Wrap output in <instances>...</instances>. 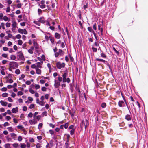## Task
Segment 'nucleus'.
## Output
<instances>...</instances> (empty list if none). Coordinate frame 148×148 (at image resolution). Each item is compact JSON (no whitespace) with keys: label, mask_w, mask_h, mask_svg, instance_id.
Instances as JSON below:
<instances>
[{"label":"nucleus","mask_w":148,"mask_h":148,"mask_svg":"<svg viewBox=\"0 0 148 148\" xmlns=\"http://www.w3.org/2000/svg\"><path fill=\"white\" fill-rule=\"evenodd\" d=\"M9 70L12 71L13 69L17 68L18 66V64L17 63L15 62H10L9 63Z\"/></svg>","instance_id":"obj_1"},{"label":"nucleus","mask_w":148,"mask_h":148,"mask_svg":"<svg viewBox=\"0 0 148 148\" xmlns=\"http://www.w3.org/2000/svg\"><path fill=\"white\" fill-rule=\"evenodd\" d=\"M40 100L38 99H36V103L41 106H43L45 105V102L44 101L45 97L44 96H42L40 98Z\"/></svg>","instance_id":"obj_2"},{"label":"nucleus","mask_w":148,"mask_h":148,"mask_svg":"<svg viewBox=\"0 0 148 148\" xmlns=\"http://www.w3.org/2000/svg\"><path fill=\"white\" fill-rule=\"evenodd\" d=\"M56 65L58 68L60 69L64 67L65 64L64 63H61L60 62H58L57 63Z\"/></svg>","instance_id":"obj_3"},{"label":"nucleus","mask_w":148,"mask_h":148,"mask_svg":"<svg viewBox=\"0 0 148 148\" xmlns=\"http://www.w3.org/2000/svg\"><path fill=\"white\" fill-rule=\"evenodd\" d=\"M18 32L19 33L21 34H24L25 35L27 34V32L25 29H21L19 28L18 30Z\"/></svg>","instance_id":"obj_4"},{"label":"nucleus","mask_w":148,"mask_h":148,"mask_svg":"<svg viewBox=\"0 0 148 148\" xmlns=\"http://www.w3.org/2000/svg\"><path fill=\"white\" fill-rule=\"evenodd\" d=\"M37 120L34 119H30L29 121V123L31 125H35L37 123Z\"/></svg>","instance_id":"obj_5"},{"label":"nucleus","mask_w":148,"mask_h":148,"mask_svg":"<svg viewBox=\"0 0 148 148\" xmlns=\"http://www.w3.org/2000/svg\"><path fill=\"white\" fill-rule=\"evenodd\" d=\"M55 83L54 86L56 88H58L59 87L60 85V83L58 81L55 79L54 80Z\"/></svg>","instance_id":"obj_6"},{"label":"nucleus","mask_w":148,"mask_h":148,"mask_svg":"<svg viewBox=\"0 0 148 148\" xmlns=\"http://www.w3.org/2000/svg\"><path fill=\"white\" fill-rule=\"evenodd\" d=\"M67 74L65 73L62 75L63 77V82H66V77H67Z\"/></svg>","instance_id":"obj_7"},{"label":"nucleus","mask_w":148,"mask_h":148,"mask_svg":"<svg viewBox=\"0 0 148 148\" xmlns=\"http://www.w3.org/2000/svg\"><path fill=\"white\" fill-rule=\"evenodd\" d=\"M18 108L17 107H16L15 108H13L11 111L13 113H16L18 111Z\"/></svg>","instance_id":"obj_8"},{"label":"nucleus","mask_w":148,"mask_h":148,"mask_svg":"<svg viewBox=\"0 0 148 148\" xmlns=\"http://www.w3.org/2000/svg\"><path fill=\"white\" fill-rule=\"evenodd\" d=\"M102 25L101 24H99L98 25V30H99L101 32V35H103V28L102 27Z\"/></svg>","instance_id":"obj_9"},{"label":"nucleus","mask_w":148,"mask_h":148,"mask_svg":"<svg viewBox=\"0 0 148 148\" xmlns=\"http://www.w3.org/2000/svg\"><path fill=\"white\" fill-rule=\"evenodd\" d=\"M43 62H38L36 63V68H42V66L41 65L43 63Z\"/></svg>","instance_id":"obj_10"},{"label":"nucleus","mask_w":148,"mask_h":148,"mask_svg":"<svg viewBox=\"0 0 148 148\" xmlns=\"http://www.w3.org/2000/svg\"><path fill=\"white\" fill-rule=\"evenodd\" d=\"M34 49V47H31L30 49L28 50V52L30 54H32L33 53Z\"/></svg>","instance_id":"obj_11"},{"label":"nucleus","mask_w":148,"mask_h":148,"mask_svg":"<svg viewBox=\"0 0 148 148\" xmlns=\"http://www.w3.org/2000/svg\"><path fill=\"white\" fill-rule=\"evenodd\" d=\"M10 135L12 139L14 140L16 139L17 138L16 135L14 133H12L10 134Z\"/></svg>","instance_id":"obj_12"},{"label":"nucleus","mask_w":148,"mask_h":148,"mask_svg":"<svg viewBox=\"0 0 148 148\" xmlns=\"http://www.w3.org/2000/svg\"><path fill=\"white\" fill-rule=\"evenodd\" d=\"M36 72L37 74L41 75V71L38 68H35Z\"/></svg>","instance_id":"obj_13"},{"label":"nucleus","mask_w":148,"mask_h":148,"mask_svg":"<svg viewBox=\"0 0 148 148\" xmlns=\"http://www.w3.org/2000/svg\"><path fill=\"white\" fill-rule=\"evenodd\" d=\"M17 127L18 129L23 131L24 132H25V130L24 128L22 125L17 126Z\"/></svg>","instance_id":"obj_14"},{"label":"nucleus","mask_w":148,"mask_h":148,"mask_svg":"<svg viewBox=\"0 0 148 148\" xmlns=\"http://www.w3.org/2000/svg\"><path fill=\"white\" fill-rule=\"evenodd\" d=\"M0 103L2 106H6L8 104V103L7 102L4 101L2 100H1L0 101Z\"/></svg>","instance_id":"obj_15"},{"label":"nucleus","mask_w":148,"mask_h":148,"mask_svg":"<svg viewBox=\"0 0 148 148\" xmlns=\"http://www.w3.org/2000/svg\"><path fill=\"white\" fill-rule=\"evenodd\" d=\"M3 19L5 21H9L10 20V18H8L6 16L3 17Z\"/></svg>","instance_id":"obj_16"},{"label":"nucleus","mask_w":148,"mask_h":148,"mask_svg":"<svg viewBox=\"0 0 148 148\" xmlns=\"http://www.w3.org/2000/svg\"><path fill=\"white\" fill-rule=\"evenodd\" d=\"M12 26L13 28H16L17 26V23L16 22L14 21L12 22Z\"/></svg>","instance_id":"obj_17"},{"label":"nucleus","mask_w":148,"mask_h":148,"mask_svg":"<svg viewBox=\"0 0 148 148\" xmlns=\"http://www.w3.org/2000/svg\"><path fill=\"white\" fill-rule=\"evenodd\" d=\"M55 37L57 39H59L60 38L61 36L60 34L58 33H56L55 34Z\"/></svg>","instance_id":"obj_18"},{"label":"nucleus","mask_w":148,"mask_h":148,"mask_svg":"<svg viewBox=\"0 0 148 148\" xmlns=\"http://www.w3.org/2000/svg\"><path fill=\"white\" fill-rule=\"evenodd\" d=\"M10 58L11 60H14L16 58V56L14 55H12L10 56Z\"/></svg>","instance_id":"obj_19"},{"label":"nucleus","mask_w":148,"mask_h":148,"mask_svg":"<svg viewBox=\"0 0 148 148\" xmlns=\"http://www.w3.org/2000/svg\"><path fill=\"white\" fill-rule=\"evenodd\" d=\"M33 117L35 119H36H36L37 120H39L40 119L41 116L40 115H38L36 116L35 117Z\"/></svg>","instance_id":"obj_20"},{"label":"nucleus","mask_w":148,"mask_h":148,"mask_svg":"<svg viewBox=\"0 0 148 148\" xmlns=\"http://www.w3.org/2000/svg\"><path fill=\"white\" fill-rule=\"evenodd\" d=\"M124 103V102L123 101H120L118 102V105L119 106L121 107Z\"/></svg>","instance_id":"obj_21"},{"label":"nucleus","mask_w":148,"mask_h":148,"mask_svg":"<svg viewBox=\"0 0 148 148\" xmlns=\"http://www.w3.org/2000/svg\"><path fill=\"white\" fill-rule=\"evenodd\" d=\"M20 147L21 148H25L26 147V145L25 143H20Z\"/></svg>","instance_id":"obj_22"},{"label":"nucleus","mask_w":148,"mask_h":148,"mask_svg":"<svg viewBox=\"0 0 148 148\" xmlns=\"http://www.w3.org/2000/svg\"><path fill=\"white\" fill-rule=\"evenodd\" d=\"M125 119L128 121L131 120V118L130 115L128 114L127 115L125 116Z\"/></svg>","instance_id":"obj_23"},{"label":"nucleus","mask_w":148,"mask_h":148,"mask_svg":"<svg viewBox=\"0 0 148 148\" xmlns=\"http://www.w3.org/2000/svg\"><path fill=\"white\" fill-rule=\"evenodd\" d=\"M13 80L11 78L7 79L6 80V82H8L10 83H13Z\"/></svg>","instance_id":"obj_24"},{"label":"nucleus","mask_w":148,"mask_h":148,"mask_svg":"<svg viewBox=\"0 0 148 148\" xmlns=\"http://www.w3.org/2000/svg\"><path fill=\"white\" fill-rule=\"evenodd\" d=\"M34 23L38 26H40V23L39 20L38 21H34Z\"/></svg>","instance_id":"obj_25"},{"label":"nucleus","mask_w":148,"mask_h":148,"mask_svg":"<svg viewBox=\"0 0 148 148\" xmlns=\"http://www.w3.org/2000/svg\"><path fill=\"white\" fill-rule=\"evenodd\" d=\"M7 130L10 132H13L14 131V129L11 127H10L7 128Z\"/></svg>","instance_id":"obj_26"},{"label":"nucleus","mask_w":148,"mask_h":148,"mask_svg":"<svg viewBox=\"0 0 148 148\" xmlns=\"http://www.w3.org/2000/svg\"><path fill=\"white\" fill-rule=\"evenodd\" d=\"M40 23H45V21L44 20V18H41L39 20Z\"/></svg>","instance_id":"obj_27"},{"label":"nucleus","mask_w":148,"mask_h":148,"mask_svg":"<svg viewBox=\"0 0 148 148\" xmlns=\"http://www.w3.org/2000/svg\"><path fill=\"white\" fill-rule=\"evenodd\" d=\"M35 88L36 90L40 88V86L38 84H35L34 85Z\"/></svg>","instance_id":"obj_28"},{"label":"nucleus","mask_w":148,"mask_h":148,"mask_svg":"<svg viewBox=\"0 0 148 148\" xmlns=\"http://www.w3.org/2000/svg\"><path fill=\"white\" fill-rule=\"evenodd\" d=\"M10 125V124L8 122H5L3 124V126L4 127L9 126Z\"/></svg>","instance_id":"obj_29"},{"label":"nucleus","mask_w":148,"mask_h":148,"mask_svg":"<svg viewBox=\"0 0 148 148\" xmlns=\"http://www.w3.org/2000/svg\"><path fill=\"white\" fill-rule=\"evenodd\" d=\"M18 44L20 45H21L23 44V42L22 41L20 40L19 39L18 40Z\"/></svg>","instance_id":"obj_30"},{"label":"nucleus","mask_w":148,"mask_h":148,"mask_svg":"<svg viewBox=\"0 0 148 148\" xmlns=\"http://www.w3.org/2000/svg\"><path fill=\"white\" fill-rule=\"evenodd\" d=\"M33 42L34 44V46L36 48L37 47V43L36 40L34 39L33 40Z\"/></svg>","instance_id":"obj_31"},{"label":"nucleus","mask_w":148,"mask_h":148,"mask_svg":"<svg viewBox=\"0 0 148 148\" xmlns=\"http://www.w3.org/2000/svg\"><path fill=\"white\" fill-rule=\"evenodd\" d=\"M0 26H1V28L2 27L3 29H5V24L3 22L1 23V25Z\"/></svg>","instance_id":"obj_32"},{"label":"nucleus","mask_w":148,"mask_h":148,"mask_svg":"<svg viewBox=\"0 0 148 148\" xmlns=\"http://www.w3.org/2000/svg\"><path fill=\"white\" fill-rule=\"evenodd\" d=\"M13 147L15 148L18 147L19 145L17 143H15L12 144Z\"/></svg>","instance_id":"obj_33"},{"label":"nucleus","mask_w":148,"mask_h":148,"mask_svg":"<svg viewBox=\"0 0 148 148\" xmlns=\"http://www.w3.org/2000/svg\"><path fill=\"white\" fill-rule=\"evenodd\" d=\"M19 58H20L21 59H22L23 58V54L21 53H19Z\"/></svg>","instance_id":"obj_34"},{"label":"nucleus","mask_w":148,"mask_h":148,"mask_svg":"<svg viewBox=\"0 0 148 148\" xmlns=\"http://www.w3.org/2000/svg\"><path fill=\"white\" fill-rule=\"evenodd\" d=\"M58 53L59 55H62L63 54V52L62 50L60 49L58 51Z\"/></svg>","instance_id":"obj_35"},{"label":"nucleus","mask_w":148,"mask_h":148,"mask_svg":"<svg viewBox=\"0 0 148 148\" xmlns=\"http://www.w3.org/2000/svg\"><path fill=\"white\" fill-rule=\"evenodd\" d=\"M47 66L49 69V72H51V65L49 63L48 64H47Z\"/></svg>","instance_id":"obj_36"},{"label":"nucleus","mask_w":148,"mask_h":148,"mask_svg":"<svg viewBox=\"0 0 148 148\" xmlns=\"http://www.w3.org/2000/svg\"><path fill=\"white\" fill-rule=\"evenodd\" d=\"M15 73L16 74H19L20 73V71L19 69H17L15 71Z\"/></svg>","instance_id":"obj_37"},{"label":"nucleus","mask_w":148,"mask_h":148,"mask_svg":"<svg viewBox=\"0 0 148 148\" xmlns=\"http://www.w3.org/2000/svg\"><path fill=\"white\" fill-rule=\"evenodd\" d=\"M2 56L4 58H8V55L7 54L3 53L2 54Z\"/></svg>","instance_id":"obj_38"},{"label":"nucleus","mask_w":148,"mask_h":148,"mask_svg":"<svg viewBox=\"0 0 148 148\" xmlns=\"http://www.w3.org/2000/svg\"><path fill=\"white\" fill-rule=\"evenodd\" d=\"M42 125H43V124L42 123H40L38 125V128L39 129H40L42 127Z\"/></svg>","instance_id":"obj_39"},{"label":"nucleus","mask_w":148,"mask_h":148,"mask_svg":"<svg viewBox=\"0 0 148 148\" xmlns=\"http://www.w3.org/2000/svg\"><path fill=\"white\" fill-rule=\"evenodd\" d=\"M29 91L32 94H33L35 93V92L34 90L32 88H29Z\"/></svg>","instance_id":"obj_40"},{"label":"nucleus","mask_w":148,"mask_h":148,"mask_svg":"<svg viewBox=\"0 0 148 148\" xmlns=\"http://www.w3.org/2000/svg\"><path fill=\"white\" fill-rule=\"evenodd\" d=\"M10 8L9 6H8L7 8L6 12L7 13L9 12H10Z\"/></svg>","instance_id":"obj_41"},{"label":"nucleus","mask_w":148,"mask_h":148,"mask_svg":"<svg viewBox=\"0 0 148 148\" xmlns=\"http://www.w3.org/2000/svg\"><path fill=\"white\" fill-rule=\"evenodd\" d=\"M6 26L7 27H9L10 26L11 23H10L7 22L5 24Z\"/></svg>","instance_id":"obj_42"},{"label":"nucleus","mask_w":148,"mask_h":148,"mask_svg":"<svg viewBox=\"0 0 148 148\" xmlns=\"http://www.w3.org/2000/svg\"><path fill=\"white\" fill-rule=\"evenodd\" d=\"M11 74H9L7 76H6L5 77V78H7L8 79H9V78H10L11 77Z\"/></svg>","instance_id":"obj_43"},{"label":"nucleus","mask_w":148,"mask_h":148,"mask_svg":"<svg viewBox=\"0 0 148 148\" xmlns=\"http://www.w3.org/2000/svg\"><path fill=\"white\" fill-rule=\"evenodd\" d=\"M35 105L34 104H31L30 105L29 108L30 109H32L33 108H34L35 107Z\"/></svg>","instance_id":"obj_44"},{"label":"nucleus","mask_w":148,"mask_h":148,"mask_svg":"<svg viewBox=\"0 0 148 148\" xmlns=\"http://www.w3.org/2000/svg\"><path fill=\"white\" fill-rule=\"evenodd\" d=\"M8 94L6 93H5L2 94V95L3 97H5L8 96Z\"/></svg>","instance_id":"obj_45"},{"label":"nucleus","mask_w":148,"mask_h":148,"mask_svg":"<svg viewBox=\"0 0 148 148\" xmlns=\"http://www.w3.org/2000/svg\"><path fill=\"white\" fill-rule=\"evenodd\" d=\"M75 129H72L70 131V134L73 135L74 134Z\"/></svg>","instance_id":"obj_46"},{"label":"nucleus","mask_w":148,"mask_h":148,"mask_svg":"<svg viewBox=\"0 0 148 148\" xmlns=\"http://www.w3.org/2000/svg\"><path fill=\"white\" fill-rule=\"evenodd\" d=\"M33 114L32 112H30L28 115L27 117H28L31 118L32 117Z\"/></svg>","instance_id":"obj_47"},{"label":"nucleus","mask_w":148,"mask_h":148,"mask_svg":"<svg viewBox=\"0 0 148 148\" xmlns=\"http://www.w3.org/2000/svg\"><path fill=\"white\" fill-rule=\"evenodd\" d=\"M8 61L5 60H3L2 61V63L3 64H5L7 63Z\"/></svg>","instance_id":"obj_48"},{"label":"nucleus","mask_w":148,"mask_h":148,"mask_svg":"<svg viewBox=\"0 0 148 148\" xmlns=\"http://www.w3.org/2000/svg\"><path fill=\"white\" fill-rule=\"evenodd\" d=\"M3 49L4 51H7L8 50V48L6 47H3Z\"/></svg>","instance_id":"obj_49"},{"label":"nucleus","mask_w":148,"mask_h":148,"mask_svg":"<svg viewBox=\"0 0 148 148\" xmlns=\"http://www.w3.org/2000/svg\"><path fill=\"white\" fill-rule=\"evenodd\" d=\"M101 106L102 108H105L106 106V104L105 103H103L101 105Z\"/></svg>","instance_id":"obj_50"},{"label":"nucleus","mask_w":148,"mask_h":148,"mask_svg":"<svg viewBox=\"0 0 148 148\" xmlns=\"http://www.w3.org/2000/svg\"><path fill=\"white\" fill-rule=\"evenodd\" d=\"M25 77V75L23 74L21 75V77L19 78V80L22 79L24 78Z\"/></svg>","instance_id":"obj_51"},{"label":"nucleus","mask_w":148,"mask_h":148,"mask_svg":"<svg viewBox=\"0 0 148 148\" xmlns=\"http://www.w3.org/2000/svg\"><path fill=\"white\" fill-rule=\"evenodd\" d=\"M5 119L7 121L10 120L11 119V117L9 116H7L5 117Z\"/></svg>","instance_id":"obj_52"},{"label":"nucleus","mask_w":148,"mask_h":148,"mask_svg":"<svg viewBox=\"0 0 148 148\" xmlns=\"http://www.w3.org/2000/svg\"><path fill=\"white\" fill-rule=\"evenodd\" d=\"M7 90V88L6 87H3L1 89V91L3 92H5Z\"/></svg>","instance_id":"obj_53"},{"label":"nucleus","mask_w":148,"mask_h":148,"mask_svg":"<svg viewBox=\"0 0 148 148\" xmlns=\"http://www.w3.org/2000/svg\"><path fill=\"white\" fill-rule=\"evenodd\" d=\"M28 99L29 101L31 102L33 101V98L31 97H28Z\"/></svg>","instance_id":"obj_54"},{"label":"nucleus","mask_w":148,"mask_h":148,"mask_svg":"<svg viewBox=\"0 0 148 148\" xmlns=\"http://www.w3.org/2000/svg\"><path fill=\"white\" fill-rule=\"evenodd\" d=\"M41 90L43 91H46L47 90V88L45 87H42Z\"/></svg>","instance_id":"obj_55"},{"label":"nucleus","mask_w":148,"mask_h":148,"mask_svg":"<svg viewBox=\"0 0 148 148\" xmlns=\"http://www.w3.org/2000/svg\"><path fill=\"white\" fill-rule=\"evenodd\" d=\"M69 124L68 123H66L64 125V127L65 129H66L68 126Z\"/></svg>","instance_id":"obj_56"},{"label":"nucleus","mask_w":148,"mask_h":148,"mask_svg":"<svg viewBox=\"0 0 148 148\" xmlns=\"http://www.w3.org/2000/svg\"><path fill=\"white\" fill-rule=\"evenodd\" d=\"M23 94V92L21 91H19L17 93V95H22Z\"/></svg>","instance_id":"obj_57"},{"label":"nucleus","mask_w":148,"mask_h":148,"mask_svg":"<svg viewBox=\"0 0 148 148\" xmlns=\"http://www.w3.org/2000/svg\"><path fill=\"white\" fill-rule=\"evenodd\" d=\"M41 146V145L40 144L38 143L36 145V148H40Z\"/></svg>","instance_id":"obj_58"},{"label":"nucleus","mask_w":148,"mask_h":148,"mask_svg":"<svg viewBox=\"0 0 148 148\" xmlns=\"http://www.w3.org/2000/svg\"><path fill=\"white\" fill-rule=\"evenodd\" d=\"M1 73L3 75H5V73L4 72V70H1Z\"/></svg>","instance_id":"obj_59"},{"label":"nucleus","mask_w":148,"mask_h":148,"mask_svg":"<svg viewBox=\"0 0 148 148\" xmlns=\"http://www.w3.org/2000/svg\"><path fill=\"white\" fill-rule=\"evenodd\" d=\"M30 36L32 38H36V36L34 34H31Z\"/></svg>","instance_id":"obj_60"},{"label":"nucleus","mask_w":148,"mask_h":148,"mask_svg":"<svg viewBox=\"0 0 148 148\" xmlns=\"http://www.w3.org/2000/svg\"><path fill=\"white\" fill-rule=\"evenodd\" d=\"M20 118L21 119H23L25 118L24 115L23 114H22L20 116Z\"/></svg>","instance_id":"obj_61"},{"label":"nucleus","mask_w":148,"mask_h":148,"mask_svg":"<svg viewBox=\"0 0 148 148\" xmlns=\"http://www.w3.org/2000/svg\"><path fill=\"white\" fill-rule=\"evenodd\" d=\"M8 99L10 102H12L13 101V100L10 97H8Z\"/></svg>","instance_id":"obj_62"},{"label":"nucleus","mask_w":148,"mask_h":148,"mask_svg":"<svg viewBox=\"0 0 148 148\" xmlns=\"http://www.w3.org/2000/svg\"><path fill=\"white\" fill-rule=\"evenodd\" d=\"M13 122L15 123H18V120L15 118H14L13 119Z\"/></svg>","instance_id":"obj_63"},{"label":"nucleus","mask_w":148,"mask_h":148,"mask_svg":"<svg viewBox=\"0 0 148 148\" xmlns=\"http://www.w3.org/2000/svg\"><path fill=\"white\" fill-rule=\"evenodd\" d=\"M93 29L95 30H97V26L96 24H94L93 26Z\"/></svg>","instance_id":"obj_64"}]
</instances>
